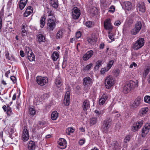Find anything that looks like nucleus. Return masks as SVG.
I'll list each match as a JSON object with an SVG mask.
<instances>
[{
  "label": "nucleus",
  "mask_w": 150,
  "mask_h": 150,
  "mask_svg": "<svg viewBox=\"0 0 150 150\" xmlns=\"http://www.w3.org/2000/svg\"><path fill=\"white\" fill-rule=\"evenodd\" d=\"M26 53L27 54L28 59L30 62H32L35 60V56L31 50H30L29 49H28L27 50H26Z\"/></svg>",
  "instance_id": "obj_17"
},
{
  "label": "nucleus",
  "mask_w": 150,
  "mask_h": 150,
  "mask_svg": "<svg viewBox=\"0 0 150 150\" xmlns=\"http://www.w3.org/2000/svg\"><path fill=\"white\" fill-rule=\"evenodd\" d=\"M150 129V123L146 124L143 127L142 130V136L144 137L149 133Z\"/></svg>",
  "instance_id": "obj_9"
},
{
  "label": "nucleus",
  "mask_w": 150,
  "mask_h": 150,
  "mask_svg": "<svg viewBox=\"0 0 150 150\" xmlns=\"http://www.w3.org/2000/svg\"><path fill=\"white\" fill-rule=\"evenodd\" d=\"M6 113L9 116L12 115L13 114L11 109L10 107L7 108Z\"/></svg>",
  "instance_id": "obj_46"
},
{
  "label": "nucleus",
  "mask_w": 150,
  "mask_h": 150,
  "mask_svg": "<svg viewBox=\"0 0 150 150\" xmlns=\"http://www.w3.org/2000/svg\"><path fill=\"white\" fill-rule=\"evenodd\" d=\"M56 20L55 18H49L47 21V28L50 31H52L56 27Z\"/></svg>",
  "instance_id": "obj_5"
},
{
  "label": "nucleus",
  "mask_w": 150,
  "mask_h": 150,
  "mask_svg": "<svg viewBox=\"0 0 150 150\" xmlns=\"http://www.w3.org/2000/svg\"><path fill=\"white\" fill-rule=\"evenodd\" d=\"M114 148L117 150H120L121 149V146L120 144H119L117 142H115L113 143Z\"/></svg>",
  "instance_id": "obj_38"
},
{
  "label": "nucleus",
  "mask_w": 150,
  "mask_h": 150,
  "mask_svg": "<svg viewBox=\"0 0 150 150\" xmlns=\"http://www.w3.org/2000/svg\"><path fill=\"white\" fill-rule=\"evenodd\" d=\"M16 93H14V94L13 95L12 98L13 100H16Z\"/></svg>",
  "instance_id": "obj_64"
},
{
  "label": "nucleus",
  "mask_w": 150,
  "mask_h": 150,
  "mask_svg": "<svg viewBox=\"0 0 150 150\" xmlns=\"http://www.w3.org/2000/svg\"><path fill=\"white\" fill-rule=\"evenodd\" d=\"M105 82L106 88L110 89L114 85L115 82L112 76L109 75L106 77Z\"/></svg>",
  "instance_id": "obj_3"
},
{
  "label": "nucleus",
  "mask_w": 150,
  "mask_h": 150,
  "mask_svg": "<svg viewBox=\"0 0 150 150\" xmlns=\"http://www.w3.org/2000/svg\"><path fill=\"white\" fill-rule=\"evenodd\" d=\"M27 1L28 0H20V2L22 3H24V4H26Z\"/></svg>",
  "instance_id": "obj_61"
},
{
  "label": "nucleus",
  "mask_w": 150,
  "mask_h": 150,
  "mask_svg": "<svg viewBox=\"0 0 150 150\" xmlns=\"http://www.w3.org/2000/svg\"><path fill=\"white\" fill-rule=\"evenodd\" d=\"M4 11L3 9H1L0 11V20H1V18L4 17Z\"/></svg>",
  "instance_id": "obj_55"
},
{
  "label": "nucleus",
  "mask_w": 150,
  "mask_h": 150,
  "mask_svg": "<svg viewBox=\"0 0 150 150\" xmlns=\"http://www.w3.org/2000/svg\"><path fill=\"white\" fill-rule=\"evenodd\" d=\"M70 93L69 91L66 92L64 100V103L65 105H68L69 103Z\"/></svg>",
  "instance_id": "obj_21"
},
{
  "label": "nucleus",
  "mask_w": 150,
  "mask_h": 150,
  "mask_svg": "<svg viewBox=\"0 0 150 150\" xmlns=\"http://www.w3.org/2000/svg\"><path fill=\"white\" fill-rule=\"evenodd\" d=\"M28 148L29 150H32L35 149V143L32 141L29 142L28 143Z\"/></svg>",
  "instance_id": "obj_27"
},
{
  "label": "nucleus",
  "mask_w": 150,
  "mask_h": 150,
  "mask_svg": "<svg viewBox=\"0 0 150 150\" xmlns=\"http://www.w3.org/2000/svg\"><path fill=\"white\" fill-rule=\"evenodd\" d=\"M93 24L92 23L91 21H87L86 23V25L87 27L88 28H90L92 26Z\"/></svg>",
  "instance_id": "obj_50"
},
{
  "label": "nucleus",
  "mask_w": 150,
  "mask_h": 150,
  "mask_svg": "<svg viewBox=\"0 0 150 150\" xmlns=\"http://www.w3.org/2000/svg\"><path fill=\"white\" fill-rule=\"evenodd\" d=\"M58 117V113L57 111H54L52 112L51 115V117L52 120H56Z\"/></svg>",
  "instance_id": "obj_33"
},
{
  "label": "nucleus",
  "mask_w": 150,
  "mask_h": 150,
  "mask_svg": "<svg viewBox=\"0 0 150 150\" xmlns=\"http://www.w3.org/2000/svg\"><path fill=\"white\" fill-rule=\"evenodd\" d=\"M140 31L138 29H137L135 27L132 29L130 31V33L131 34L135 35L137 34Z\"/></svg>",
  "instance_id": "obj_39"
},
{
  "label": "nucleus",
  "mask_w": 150,
  "mask_h": 150,
  "mask_svg": "<svg viewBox=\"0 0 150 150\" xmlns=\"http://www.w3.org/2000/svg\"><path fill=\"white\" fill-rule=\"evenodd\" d=\"M109 33V34L108 35L109 38L111 40V41L110 42L112 41H114L115 40L114 38V35H112V34L110 33Z\"/></svg>",
  "instance_id": "obj_49"
},
{
  "label": "nucleus",
  "mask_w": 150,
  "mask_h": 150,
  "mask_svg": "<svg viewBox=\"0 0 150 150\" xmlns=\"http://www.w3.org/2000/svg\"><path fill=\"white\" fill-rule=\"evenodd\" d=\"M11 79L13 81L14 83H16V78L14 76H11L10 77Z\"/></svg>",
  "instance_id": "obj_56"
},
{
  "label": "nucleus",
  "mask_w": 150,
  "mask_h": 150,
  "mask_svg": "<svg viewBox=\"0 0 150 150\" xmlns=\"http://www.w3.org/2000/svg\"><path fill=\"white\" fill-rule=\"evenodd\" d=\"M142 27V24L140 21H137L134 27L139 31Z\"/></svg>",
  "instance_id": "obj_36"
},
{
  "label": "nucleus",
  "mask_w": 150,
  "mask_h": 150,
  "mask_svg": "<svg viewBox=\"0 0 150 150\" xmlns=\"http://www.w3.org/2000/svg\"><path fill=\"white\" fill-rule=\"evenodd\" d=\"M143 121L139 120L137 122L136 124H133L132 128V130L133 132L138 130L142 126L143 124Z\"/></svg>",
  "instance_id": "obj_11"
},
{
  "label": "nucleus",
  "mask_w": 150,
  "mask_h": 150,
  "mask_svg": "<svg viewBox=\"0 0 150 150\" xmlns=\"http://www.w3.org/2000/svg\"><path fill=\"white\" fill-rule=\"evenodd\" d=\"M93 65V64L92 63H91L90 64L87 65L85 67L83 68V70L86 71L90 69L92 67Z\"/></svg>",
  "instance_id": "obj_44"
},
{
  "label": "nucleus",
  "mask_w": 150,
  "mask_h": 150,
  "mask_svg": "<svg viewBox=\"0 0 150 150\" xmlns=\"http://www.w3.org/2000/svg\"><path fill=\"white\" fill-rule=\"evenodd\" d=\"M144 100L146 103H148L150 101V96H145Z\"/></svg>",
  "instance_id": "obj_47"
},
{
  "label": "nucleus",
  "mask_w": 150,
  "mask_h": 150,
  "mask_svg": "<svg viewBox=\"0 0 150 150\" xmlns=\"http://www.w3.org/2000/svg\"><path fill=\"white\" fill-rule=\"evenodd\" d=\"M114 61L113 60H111L107 64V67L105 68L101 69L100 71L101 74H104L106 71H107L111 68L113 64Z\"/></svg>",
  "instance_id": "obj_10"
},
{
  "label": "nucleus",
  "mask_w": 150,
  "mask_h": 150,
  "mask_svg": "<svg viewBox=\"0 0 150 150\" xmlns=\"http://www.w3.org/2000/svg\"><path fill=\"white\" fill-rule=\"evenodd\" d=\"M130 139V136L129 135H127L125 138L124 139V142L125 143L128 142Z\"/></svg>",
  "instance_id": "obj_51"
},
{
  "label": "nucleus",
  "mask_w": 150,
  "mask_h": 150,
  "mask_svg": "<svg viewBox=\"0 0 150 150\" xmlns=\"http://www.w3.org/2000/svg\"><path fill=\"white\" fill-rule=\"evenodd\" d=\"M150 71V67H147L144 69V72L143 74V76L144 78H145L146 77Z\"/></svg>",
  "instance_id": "obj_34"
},
{
  "label": "nucleus",
  "mask_w": 150,
  "mask_h": 150,
  "mask_svg": "<svg viewBox=\"0 0 150 150\" xmlns=\"http://www.w3.org/2000/svg\"><path fill=\"white\" fill-rule=\"evenodd\" d=\"M45 16L41 17L40 20V27L42 28L45 25Z\"/></svg>",
  "instance_id": "obj_35"
},
{
  "label": "nucleus",
  "mask_w": 150,
  "mask_h": 150,
  "mask_svg": "<svg viewBox=\"0 0 150 150\" xmlns=\"http://www.w3.org/2000/svg\"><path fill=\"white\" fill-rule=\"evenodd\" d=\"M74 131V129L72 127H68L66 130V132L67 134L70 135L71 133H73Z\"/></svg>",
  "instance_id": "obj_40"
},
{
  "label": "nucleus",
  "mask_w": 150,
  "mask_h": 150,
  "mask_svg": "<svg viewBox=\"0 0 150 150\" xmlns=\"http://www.w3.org/2000/svg\"><path fill=\"white\" fill-rule=\"evenodd\" d=\"M20 54L21 57H23L24 56V53L23 51L21 50L20 51Z\"/></svg>",
  "instance_id": "obj_62"
},
{
  "label": "nucleus",
  "mask_w": 150,
  "mask_h": 150,
  "mask_svg": "<svg viewBox=\"0 0 150 150\" xmlns=\"http://www.w3.org/2000/svg\"><path fill=\"white\" fill-rule=\"evenodd\" d=\"M137 10H139L142 13L145 12L146 7L144 3L140 2L138 3L137 6Z\"/></svg>",
  "instance_id": "obj_15"
},
{
  "label": "nucleus",
  "mask_w": 150,
  "mask_h": 150,
  "mask_svg": "<svg viewBox=\"0 0 150 150\" xmlns=\"http://www.w3.org/2000/svg\"><path fill=\"white\" fill-rule=\"evenodd\" d=\"M93 83L92 80L89 77L84 78L83 79V83L85 87L91 86Z\"/></svg>",
  "instance_id": "obj_12"
},
{
  "label": "nucleus",
  "mask_w": 150,
  "mask_h": 150,
  "mask_svg": "<svg viewBox=\"0 0 150 150\" xmlns=\"http://www.w3.org/2000/svg\"><path fill=\"white\" fill-rule=\"evenodd\" d=\"M52 58L54 61H56L59 57V53L57 52H54L52 55Z\"/></svg>",
  "instance_id": "obj_31"
},
{
  "label": "nucleus",
  "mask_w": 150,
  "mask_h": 150,
  "mask_svg": "<svg viewBox=\"0 0 150 150\" xmlns=\"http://www.w3.org/2000/svg\"><path fill=\"white\" fill-rule=\"evenodd\" d=\"M85 139H81L79 141V144L80 145H82L85 143Z\"/></svg>",
  "instance_id": "obj_53"
},
{
  "label": "nucleus",
  "mask_w": 150,
  "mask_h": 150,
  "mask_svg": "<svg viewBox=\"0 0 150 150\" xmlns=\"http://www.w3.org/2000/svg\"><path fill=\"white\" fill-rule=\"evenodd\" d=\"M138 81L137 80L135 82L131 80L127 82L124 87L123 92L125 94L129 92L132 89L138 87Z\"/></svg>",
  "instance_id": "obj_1"
},
{
  "label": "nucleus",
  "mask_w": 150,
  "mask_h": 150,
  "mask_svg": "<svg viewBox=\"0 0 150 150\" xmlns=\"http://www.w3.org/2000/svg\"><path fill=\"white\" fill-rule=\"evenodd\" d=\"M144 43V39L142 38H139L135 43L133 44L132 47L134 50H137L142 47Z\"/></svg>",
  "instance_id": "obj_4"
},
{
  "label": "nucleus",
  "mask_w": 150,
  "mask_h": 150,
  "mask_svg": "<svg viewBox=\"0 0 150 150\" xmlns=\"http://www.w3.org/2000/svg\"><path fill=\"white\" fill-rule=\"evenodd\" d=\"M105 45L104 43L102 42L99 45V48L100 49H103L104 46H105Z\"/></svg>",
  "instance_id": "obj_58"
},
{
  "label": "nucleus",
  "mask_w": 150,
  "mask_h": 150,
  "mask_svg": "<svg viewBox=\"0 0 150 150\" xmlns=\"http://www.w3.org/2000/svg\"><path fill=\"white\" fill-rule=\"evenodd\" d=\"M50 4L51 6L53 8L56 9L58 6V0H50Z\"/></svg>",
  "instance_id": "obj_24"
},
{
  "label": "nucleus",
  "mask_w": 150,
  "mask_h": 150,
  "mask_svg": "<svg viewBox=\"0 0 150 150\" xmlns=\"http://www.w3.org/2000/svg\"><path fill=\"white\" fill-rule=\"evenodd\" d=\"M121 24V22L120 21H116L114 24L115 25L118 26H119Z\"/></svg>",
  "instance_id": "obj_59"
},
{
  "label": "nucleus",
  "mask_w": 150,
  "mask_h": 150,
  "mask_svg": "<svg viewBox=\"0 0 150 150\" xmlns=\"http://www.w3.org/2000/svg\"><path fill=\"white\" fill-rule=\"evenodd\" d=\"M148 110L149 109L147 107H145L142 108L139 111V115L142 116L146 113Z\"/></svg>",
  "instance_id": "obj_29"
},
{
  "label": "nucleus",
  "mask_w": 150,
  "mask_h": 150,
  "mask_svg": "<svg viewBox=\"0 0 150 150\" xmlns=\"http://www.w3.org/2000/svg\"><path fill=\"white\" fill-rule=\"evenodd\" d=\"M102 61L98 60L96 63V65L95 66L96 68L98 69L101 65Z\"/></svg>",
  "instance_id": "obj_45"
},
{
  "label": "nucleus",
  "mask_w": 150,
  "mask_h": 150,
  "mask_svg": "<svg viewBox=\"0 0 150 150\" xmlns=\"http://www.w3.org/2000/svg\"><path fill=\"white\" fill-rule=\"evenodd\" d=\"M119 71L118 69H116L114 71V73L115 75L116 76H117L119 74Z\"/></svg>",
  "instance_id": "obj_60"
},
{
  "label": "nucleus",
  "mask_w": 150,
  "mask_h": 150,
  "mask_svg": "<svg viewBox=\"0 0 150 150\" xmlns=\"http://www.w3.org/2000/svg\"><path fill=\"white\" fill-rule=\"evenodd\" d=\"M80 15V10L77 7H74L72 9V17L73 19H78Z\"/></svg>",
  "instance_id": "obj_6"
},
{
  "label": "nucleus",
  "mask_w": 150,
  "mask_h": 150,
  "mask_svg": "<svg viewBox=\"0 0 150 150\" xmlns=\"http://www.w3.org/2000/svg\"><path fill=\"white\" fill-rule=\"evenodd\" d=\"M48 16L51 18H55L54 12L52 10H49L47 12Z\"/></svg>",
  "instance_id": "obj_37"
},
{
  "label": "nucleus",
  "mask_w": 150,
  "mask_h": 150,
  "mask_svg": "<svg viewBox=\"0 0 150 150\" xmlns=\"http://www.w3.org/2000/svg\"><path fill=\"white\" fill-rule=\"evenodd\" d=\"M33 12V8L30 6H29L26 8V9L23 14L24 16L27 17L28 16L32 14Z\"/></svg>",
  "instance_id": "obj_19"
},
{
  "label": "nucleus",
  "mask_w": 150,
  "mask_h": 150,
  "mask_svg": "<svg viewBox=\"0 0 150 150\" xmlns=\"http://www.w3.org/2000/svg\"><path fill=\"white\" fill-rule=\"evenodd\" d=\"M94 52L92 50L88 51L83 57V59L84 61H87L91 58L93 55Z\"/></svg>",
  "instance_id": "obj_16"
},
{
  "label": "nucleus",
  "mask_w": 150,
  "mask_h": 150,
  "mask_svg": "<svg viewBox=\"0 0 150 150\" xmlns=\"http://www.w3.org/2000/svg\"><path fill=\"white\" fill-rule=\"evenodd\" d=\"M29 112L30 114L33 116H34L36 114V110L35 108H30L29 109Z\"/></svg>",
  "instance_id": "obj_41"
},
{
  "label": "nucleus",
  "mask_w": 150,
  "mask_h": 150,
  "mask_svg": "<svg viewBox=\"0 0 150 150\" xmlns=\"http://www.w3.org/2000/svg\"><path fill=\"white\" fill-rule=\"evenodd\" d=\"M36 40L39 44H41L42 42L45 41V37L43 35L38 33L37 35Z\"/></svg>",
  "instance_id": "obj_18"
},
{
  "label": "nucleus",
  "mask_w": 150,
  "mask_h": 150,
  "mask_svg": "<svg viewBox=\"0 0 150 150\" xmlns=\"http://www.w3.org/2000/svg\"><path fill=\"white\" fill-rule=\"evenodd\" d=\"M140 103V99L139 98L136 99L134 103L132 104V107H133V108H137L139 105Z\"/></svg>",
  "instance_id": "obj_30"
},
{
  "label": "nucleus",
  "mask_w": 150,
  "mask_h": 150,
  "mask_svg": "<svg viewBox=\"0 0 150 150\" xmlns=\"http://www.w3.org/2000/svg\"><path fill=\"white\" fill-rule=\"evenodd\" d=\"M104 26L106 30H111L112 29L113 26L110 18H108L105 20L104 22Z\"/></svg>",
  "instance_id": "obj_8"
},
{
  "label": "nucleus",
  "mask_w": 150,
  "mask_h": 150,
  "mask_svg": "<svg viewBox=\"0 0 150 150\" xmlns=\"http://www.w3.org/2000/svg\"><path fill=\"white\" fill-rule=\"evenodd\" d=\"M62 80L59 77L57 78L56 79L55 83L57 87L60 88L59 90L62 89Z\"/></svg>",
  "instance_id": "obj_25"
},
{
  "label": "nucleus",
  "mask_w": 150,
  "mask_h": 150,
  "mask_svg": "<svg viewBox=\"0 0 150 150\" xmlns=\"http://www.w3.org/2000/svg\"><path fill=\"white\" fill-rule=\"evenodd\" d=\"M27 25L25 23H23L22 25V28L21 29V33L22 36L23 37L26 36L27 35Z\"/></svg>",
  "instance_id": "obj_23"
},
{
  "label": "nucleus",
  "mask_w": 150,
  "mask_h": 150,
  "mask_svg": "<svg viewBox=\"0 0 150 150\" xmlns=\"http://www.w3.org/2000/svg\"><path fill=\"white\" fill-rule=\"evenodd\" d=\"M97 118L96 117H93L90 120V123L92 125L95 124L97 122Z\"/></svg>",
  "instance_id": "obj_42"
},
{
  "label": "nucleus",
  "mask_w": 150,
  "mask_h": 150,
  "mask_svg": "<svg viewBox=\"0 0 150 150\" xmlns=\"http://www.w3.org/2000/svg\"><path fill=\"white\" fill-rule=\"evenodd\" d=\"M115 8L114 6H110L109 8V11L111 13H113L115 11Z\"/></svg>",
  "instance_id": "obj_52"
},
{
  "label": "nucleus",
  "mask_w": 150,
  "mask_h": 150,
  "mask_svg": "<svg viewBox=\"0 0 150 150\" xmlns=\"http://www.w3.org/2000/svg\"><path fill=\"white\" fill-rule=\"evenodd\" d=\"M29 134L28 129L24 128L23 131L22 135V139L24 142L27 141L29 138Z\"/></svg>",
  "instance_id": "obj_14"
},
{
  "label": "nucleus",
  "mask_w": 150,
  "mask_h": 150,
  "mask_svg": "<svg viewBox=\"0 0 150 150\" xmlns=\"http://www.w3.org/2000/svg\"><path fill=\"white\" fill-rule=\"evenodd\" d=\"M64 30L62 29L59 30L56 34V38L57 39L62 38L63 35Z\"/></svg>",
  "instance_id": "obj_26"
},
{
  "label": "nucleus",
  "mask_w": 150,
  "mask_h": 150,
  "mask_svg": "<svg viewBox=\"0 0 150 150\" xmlns=\"http://www.w3.org/2000/svg\"><path fill=\"white\" fill-rule=\"evenodd\" d=\"M108 98V97L107 95L105 94H103L99 100V104L100 105L104 104Z\"/></svg>",
  "instance_id": "obj_22"
},
{
  "label": "nucleus",
  "mask_w": 150,
  "mask_h": 150,
  "mask_svg": "<svg viewBox=\"0 0 150 150\" xmlns=\"http://www.w3.org/2000/svg\"><path fill=\"white\" fill-rule=\"evenodd\" d=\"M112 120L110 118H107L103 122L102 126L103 131L105 133L107 132L112 125Z\"/></svg>",
  "instance_id": "obj_2"
},
{
  "label": "nucleus",
  "mask_w": 150,
  "mask_h": 150,
  "mask_svg": "<svg viewBox=\"0 0 150 150\" xmlns=\"http://www.w3.org/2000/svg\"><path fill=\"white\" fill-rule=\"evenodd\" d=\"M123 7H125V9L129 10L131 7V3L129 1H126L123 3Z\"/></svg>",
  "instance_id": "obj_28"
},
{
  "label": "nucleus",
  "mask_w": 150,
  "mask_h": 150,
  "mask_svg": "<svg viewBox=\"0 0 150 150\" xmlns=\"http://www.w3.org/2000/svg\"><path fill=\"white\" fill-rule=\"evenodd\" d=\"M88 41L89 43L91 44H93L97 40V38L92 37L90 38H87Z\"/></svg>",
  "instance_id": "obj_32"
},
{
  "label": "nucleus",
  "mask_w": 150,
  "mask_h": 150,
  "mask_svg": "<svg viewBox=\"0 0 150 150\" xmlns=\"http://www.w3.org/2000/svg\"><path fill=\"white\" fill-rule=\"evenodd\" d=\"M36 81L39 85L42 86L45 85L48 82V78L46 77L37 76Z\"/></svg>",
  "instance_id": "obj_7"
},
{
  "label": "nucleus",
  "mask_w": 150,
  "mask_h": 150,
  "mask_svg": "<svg viewBox=\"0 0 150 150\" xmlns=\"http://www.w3.org/2000/svg\"><path fill=\"white\" fill-rule=\"evenodd\" d=\"M81 33L80 31L77 32L76 34V37L77 38H79L81 36Z\"/></svg>",
  "instance_id": "obj_54"
},
{
  "label": "nucleus",
  "mask_w": 150,
  "mask_h": 150,
  "mask_svg": "<svg viewBox=\"0 0 150 150\" xmlns=\"http://www.w3.org/2000/svg\"><path fill=\"white\" fill-rule=\"evenodd\" d=\"M94 112L96 113V116H98L100 115H102L104 113L103 111V110H95Z\"/></svg>",
  "instance_id": "obj_43"
},
{
  "label": "nucleus",
  "mask_w": 150,
  "mask_h": 150,
  "mask_svg": "<svg viewBox=\"0 0 150 150\" xmlns=\"http://www.w3.org/2000/svg\"><path fill=\"white\" fill-rule=\"evenodd\" d=\"M58 145L59 146V148L61 149L65 148L67 146V142L66 140L63 138L59 139L58 141Z\"/></svg>",
  "instance_id": "obj_13"
},
{
  "label": "nucleus",
  "mask_w": 150,
  "mask_h": 150,
  "mask_svg": "<svg viewBox=\"0 0 150 150\" xmlns=\"http://www.w3.org/2000/svg\"><path fill=\"white\" fill-rule=\"evenodd\" d=\"M49 96V95L48 93H45L42 96V97L44 99H47V98Z\"/></svg>",
  "instance_id": "obj_57"
},
{
  "label": "nucleus",
  "mask_w": 150,
  "mask_h": 150,
  "mask_svg": "<svg viewBox=\"0 0 150 150\" xmlns=\"http://www.w3.org/2000/svg\"><path fill=\"white\" fill-rule=\"evenodd\" d=\"M26 4H24V3H19V8L21 10H22L26 5Z\"/></svg>",
  "instance_id": "obj_48"
},
{
  "label": "nucleus",
  "mask_w": 150,
  "mask_h": 150,
  "mask_svg": "<svg viewBox=\"0 0 150 150\" xmlns=\"http://www.w3.org/2000/svg\"><path fill=\"white\" fill-rule=\"evenodd\" d=\"M2 108H3V109L4 110V112H6V111H7V108L6 106L5 105H4L3 106Z\"/></svg>",
  "instance_id": "obj_63"
},
{
  "label": "nucleus",
  "mask_w": 150,
  "mask_h": 150,
  "mask_svg": "<svg viewBox=\"0 0 150 150\" xmlns=\"http://www.w3.org/2000/svg\"><path fill=\"white\" fill-rule=\"evenodd\" d=\"M90 106V102L89 100H85L83 102L82 106L83 111H87L88 109L89 108Z\"/></svg>",
  "instance_id": "obj_20"
}]
</instances>
